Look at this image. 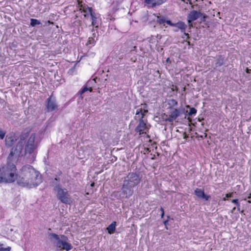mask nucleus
Returning <instances> with one entry per match:
<instances>
[{"label":"nucleus","instance_id":"obj_40","mask_svg":"<svg viewBox=\"0 0 251 251\" xmlns=\"http://www.w3.org/2000/svg\"><path fill=\"white\" fill-rule=\"evenodd\" d=\"M251 193H250V194H248V196H247V198H248V199H250V198H251Z\"/></svg>","mask_w":251,"mask_h":251},{"label":"nucleus","instance_id":"obj_19","mask_svg":"<svg viewBox=\"0 0 251 251\" xmlns=\"http://www.w3.org/2000/svg\"><path fill=\"white\" fill-rule=\"evenodd\" d=\"M224 64V57L222 55H219L216 62L215 63V67H220Z\"/></svg>","mask_w":251,"mask_h":251},{"label":"nucleus","instance_id":"obj_17","mask_svg":"<svg viewBox=\"0 0 251 251\" xmlns=\"http://www.w3.org/2000/svg\"><path fill=\"white\" fill-rule=\"evenodd\" d=\"M17 141L16 137L13 135H7L5 138V145L8 147L12 146Z\"/></svg>","mask_w":251,"mask_h":251},{"label":"nucleus","instance_id":"obj_51","mask_svg":"<svg viewBox=\"0 0 251 251\" xmlns=\"http://www.w3.org/2000/svg\"><path fill=\"white\" fill-rule=\"evenodd\" d=\"M176 90H177V88L176 86Z\"/></svg>","mask_w":251,"mask_h":251},{"label":"nucleus","instance_id":"obj_13","mask_svg":"<svg viewBox=\"0 0 251 251\" xmlns=\"http://www.w3.org/2000/svg\"><path fill=\"white\" fill-rule=\"evenodd\" d=\"M54 178H52L50 181V185L53 187V190L55 191L57 189L62 188L61 185L60 184V178L58 177L56 175Z\"/></svg>","mask_w":251,"mask_h":251},{"label":"nucleus","instance_id":"obj_21","mask_svg":"<svg viewBox=\"0 0 251 251\" xmlns=\"http://www.w3.org/2000/svg\"><path fill=\"white\" fill-rule=\"evenodd\" d=\"M169 105V107L168 108V109L174 108L175 107L177 106L178 104L177 101L175 99H171L168 101V103Z\"/></svg>","mask_w":251,"mask_h":251},{"label":"nucleus","instance_id":"obj_3","mask_svg":"<svg viewBox=\"0 0 251 251\" xmlns=\"http://www.w3.org/2000/svg\"><path fill=\"white\" fill-rule=\"evenodd\" d=\"M30 129H25L20 136L21 141L25 140V154H30L34 153L38 147V142L35 141V133H32L30 134Z\"/></svg>","mask_w":251,"mask_h":251},{"label":"nucleus","instance_id":"obj_16","mask_svg":"<svg viewBox=\"0 0 251 251\" xmlns=\"http://www.w3.org/2000/svg\"><path fill=\"white\" fill-rule=\"evenodd\" d=\"M98 14L94 12L91 13V14L90 15L91 20V25L93 26L92 31L94 30V28H98Z\"/></svg>","mask_w":251,"mask_h":251},{"label":"nucleus","instance_id":"obj_10","mask_svg":"<svg viewBox=\"0 0 251 251\" xmlns=\"http://www.w3.org/2000/svg\"><path fill=\"white\" fill-rule=\"evenodd\" d=\"M169 117L165 119V121L173 123L181 114V111L176 108L169 109Z\"/></svg>","mask_w":251,"mask_h":251},{"label":"nucleus","instance_id":"obj_11","mask_svg":"<svg viewBox=\"0 0 251 251\" xmlns=\"http://www.w3.org/2000/svg\"><path fill=\"white\" fill-rule=\"evenodd\" d=\"M79 10L81 12H83V16L84 18H88L89 15L91 14V13L94 12V10L92 7L88 6L87 4L85 3H82V2L78 3Z\"/></svg>","mask_w":251,"mask_h":251},{"label":"nucleus","instance_id":"obj_4","mask_svg":"<svg viewBox=\"0 0 251 251\" xmlns=\"http://www.w3.org/2000/svg\"><path fill=\"white\" fill-rule=\"evenodd\" d=\"M49 236L51 241L55 240L54 242L55 246L59 250H64L69 251L73 248L72 245L67 242L68 239L66 236L61 235L60 238L59 236L54 233H50Z\"/></svg>","mask_w":251,"mask_h":251},{"label":"nucleus","instance_id":"obj_23","mask_svg":"<svg viewBox=\"0 0 251 251\" xmlns=\"http://www.w3.org/2000/svg\"><path fill=\"white\" fill-rule=\"evenodd\" d=\"M166 1L167 0H154V2L152 3V7L159 6L166 2Z\"/></svg>","mask_w":251,"mask_h":251},{"label":"nucleus","instance_id":"obj_37","mask_svg":"<svg viewBox=\"0 0 251 251\" xmlns=\"http://www.w3.org/2000/svg\"><path fill=\"white\" fill-rule=\"evenodd\" d=\"M1 182H4L2 173H1L0 175V183Z\"/></svg>","mask_w":251,"mask_h":251},{"label":"nucleus","instance_id":"obj_29","mask_svg":"<svg viewBox=\"0 0 251 251\" xmlns=\"http://www.w3.org/2000/svg\"><path fill=\"white\" fill-rule=\"evenodd\" d=\"M154 2V0H145V3L147 4H151L152 7V3Z\"/></svg>","mask_w":251,"mask_h":251},{"label":"nucleus","instance_id":"obj_26","mask_svg":"<svg viewBox=\"0 0 251 251\" xmlns=\"http://www.w3.org/2000/svg\"><path fill=\"white\" fill-rule=\"evenodd\" d=\"M88 91L91 92L92 91V89L91 87L88 88L87 86H85L80 91H79L78 93L81 96L85 92Z\"/></svg>","mask_w":251,"mask_h":251},{"label":"nucleus","instance_id":"obj_24","mask_svg":"<svg viewBox=\"0 0 251 251\" xmlns=\"http://www.w3.org/2000/svg\"><path fill=\"white\" fill-rule=\"evenodd\" d=\"M166 18L164 16H158L157 18L156 22L160 25L165 23Z\"/></svg>","mask_w":251,"mask_h":251},{"label":"nucleus","instance_id":"obj_52","mask_svg":"<svg viewBox=\"0 0 251 251\" xmlns=\"http://www.w3.org/2000/svg\"><path fill=\"white\" fill-rule=\"evenodd\" d=\"M187 0L190 2L191 0Z\"/></svg>","mask_w":251,"mask_h":251},{"label":"nucleus","instance_id":"obj_6","mask_svg":"<svg viewBox=\"0 0 251 251\" xmlns=\"http://www.w3.org/2000/svg\"><path fill=\"white\" fill-rule=\"evenodd\" d=\"M124 180L128 182V184L134 187L140 183L141 180V177L140 176L139 174L136 173H130L125 178Z\"/></svg>","mask_w":251,"mask_h":251},{"label":"nucleus","instance_id":"obj_33","mask_svg":"<svg viewBox=\"0 0 251 251\" xmlns=\"http://www.w3.org/2000/svg\"><path fill=\"white\" fill-rule=\"evenodd\" d=\"M182 38H186V39H189L190 38V36H189V34L187 33H185V31L184 33H183V35L182 36Z\"/></svg>","mask_w":251,"mask_h":251},{"label":"nucleus","instance_id":"obj_47","mask_svg":"<svg viewBox=\"0 0 251 251\" xmlns=\"http://www.w3.org/2000/svg\"><path fill=\"white\" fill-rule=\"evenodd\" d=\"M167 222H168V221H165L164 222V224H165V225H166V223H167Z\"/></svg>","mask_w":251,"mask_h":251},{"label":"nucleus","instance_id":"obj_39","mask_svg":"<svg viewBox=\"0 0 251 251\" xmlns=\"http://www.w3.org/2000/svg\"><path fill=\"white\" fill-rule=\"evenodd\" d=\"M246 72L248 74H250L251 73V70L247 68L246 69Z\"/></svg>","mask_w":251,"mask_h":251},{"label":"nucleus","instance_id":"obj_2","mask_svg":"<svg viewBox=\"0 0 251 251\" xmlns=\"http://www.w3.org/2000/svg\"><path fill=\"white\" fill-rule=\"evenodd\" d=\"M42 182V177L40 173L29 165L22 168L20 174L17 178L19 186L29 188L36 187Z\"/></svg>","mask_w":251,"mask_h":251},{"label":"nucleus","instance_id":"obj_25","mask_svg":"<svg viewBox=\"0 0 251 251\" xmlns=\"http://www.w3.org/2000/svg\"><path fill=\"white\" fill-rule=\"evenodd\" d=\"M41 23L38 20L35 19H30V25L31 26H34L35 25H41Z\"/></svg>","mask_w":251,"mask_h":251},{"label":"nucleus","instance_id":"obj_28","mask_svg":"<svg viewBox=\"0 0 251 251\" xmlns=\"http://www.w3.org/2000/svg\"><path fill=\"white\" fill-rule=\"evenodd\" d=\"M197 109L194 107L190 108L189 112L188 113V115L190 116H192L193 115H195L197 113Z\"/></svg>","mask_w":251,"mask_h":251},{"label":"nucleus","instance_id":"obj_41","mask_svg":"<svg viewBox=\"0 0 251 251\" xmlns=\"http://www.w3.org/2000/svg\"><path fill=\"white\" fill-rule=\"evenodd\" d=\"M57 174L58 176H60L61 174H62V172L61 171H59L58 173H57Z\"/></svg>","mask_w":251,"mask_h":251},{"label":"nucleus","instance_id":"obj_15","mask_svg":"<svg viewBox=\"0 0 251 251\" xmlns=\"http://www.w3.org/2000/svg\"><path fill=\"white\" fill-rule=\"evenodd\" d=\"M147 128L146 123L144 120H141L135 128V131L139 133L140 135L144 133V131Z\"/></svg>","mask_w":251,"mask_h":251},{"label":"nucleus","instance_id":"obj_49","mask_svg":"<svg viewBox=\"0 0 251 251\" xmlns=\"http://www.w3.org/2000/svg\"><path fill=\"white\" fill-rule=\"evenodd\" d=\"M200 137H201V138H203V137H204V135L201 136Z\"/></svg>","mask_w":251,"mask_h":251},{"label":"nucleus","instance_id":"obj_22","mask_svg":"<svg viewBox=\"0 0 251 251\" xmlns=\"http://www.w3.org/2000/svg\"><path fill=\"white\" fill-rule=\"evenodd\" d=\"M111 196L114 198H116L117 200H121L124 198L122 197L121 191L119 192L118 191H115L112 193Z\"/></svg>","mask_w":251,"mask_h":251},{"label":"nucleus","instance_id":"obj_36","mask_svg":"<svg viewBox=\"0 0 251 251\" xmlns=\"http://www.w3.org/2000/svg\"><path fill=\"white\" fill-rule=\"evenodd\" d=\"M160 210L161 211V217L163 218L164 215V209L162 207H161Z\"/></svg>","mask_w":251,"mask_h":251},{"label":"nucleus","instance_id":"obj_14","mask_svg":"<svg viewBox=\"0 0 251 251\" xmlns=\"http://www.w3.org/2000/svg\"><path fill=\"white\" fill-rule=\"evenodd\" d=\"M194 194L197 196L198 198L204 199L205 201H208L210 198V195L205 194L203 190L199 188H196L195 190Z\"/></svg>","mask_w":251,"mask_h":251},{"label":"nucleus","instance_id":"obj_48","mask_svg":"<svg viewBox=\"0 0 251 251\" xmlns=\"http://www.w3.org/2000/svg\"><path fill=\"white\" fill-rule=\"evenodd\" d=\"M226 198H223V201H226Z\"/></svg>","mask_w":251,"mask_h":251},{"label":"nucleus","instance_id":"obj_7","mask_svg":"<svg viewBox=\"0 0 251 251\" xmlns=\"http://www.w3.org/2000/svg\"><path fill=\"white\" fill-rule=\"evenodd\" d=\"M147 107L148 105L146 103L141 104V105L135 107L136 109L134 117L135 120H138L139 122L144 120L143 118L146 113L148 112V110L147 109Z\"/></svg>","mask_w":251,"mask_h":251},{"label":"nucleus","instance_id":"obj_50","mask_svg":"<svg viewBox=\"0 0 251 251\" xmlns=\"http://www.w3.org/2000/svg\"><path fill=\"white\" fill-rule=\"evenodd\" d=\"M200 137H201V138H203V137H204V135L201 136Z\"/></svg>","mask_w":251,"mask_h":251},{"label":"nucleus","instance_id":"obj_27","mask_svg":"<svg viewBox=\"0 0 251 251\" xmlns=\"http://www.w3.org/2000/svg\"><path fill=\"white\" fill-rule=\"evenodd\" d=\"M96 43V40L93 37H90L88 38L87 45H91L94 46Z\"/></svg>","mask_w":251,"mask_h":251},{"label":"nucleus","instance_id":"obj_31","mask_svg":"<svg viewBox=\"0 0 251 251\" xmlns=\"http://www.w3.org/2000/svg\"><path fill=\"white\" fill-rule=\"evenodd\" d=\"M165 23H167L168 25H169L170 26H174L175 24L173 23L170 20H167L166 19Z\"/></svg>","mask_w":251,"mask_h":251},{"label":"nucleus","instance_id":"obj_8","mask_svg":"<svg viewBox=\"0 0 251 251\" xmlns=\"http://www.w3.org/2000/svg\"><path fill=\"white\" fill-rule=\"evenodd\" d=\"M133 188V186L128 184V182L124 180L121 188L122 197L125 198H129L134 193Z\"/></svg>","mask_w":251,"mask_h":251},{"label":"nucleus","instance_id":"obj_1","mask_svg":"<svg viewBox=\"0 0 251 251\" xmlns=\"http://www.w3.org/2000/svg\"><path fill=\"white\" fill-rule=\"evenodd\" d=\"M23 148V143L19 141L11 150L7 157L6 165L2 168V174L4 181L5 182H12L17 179L18 176L15 174L16 172V166L12 163L17 160L20 156Z\"/></svg>","mask_w":251,"mask_h":251},{"label":"nucleus","instance_id":"obj_20","mask_svg":"<svg viewBox=\"0 0 251 251\" xmlns=\"http://www.w3.org/2000/svg\"><path fill=\"white\" fill-rule=\"evenodd\" d=\"M116 223L115 222H112L108 226L106 229L109 234H111L114 232L116 229Z\"/></svg>","mask_w":251,"mask_h":251},{"label":"nucleus","instance_id":"obj_18","mask_svg":"<svg viewBox=\"0 0 251 251\" xmlns=\"http://www.w3.org/2000/svg\"><path fill=\"white\" fill-rule=\"evenodd\" d=\"M174 27H177L178 29H180L181 32L184 33L187 28V25L184 22L179 21L175 24Z\"/></svg>","mask_w":251,"mask_h":251},{"label":"nucleus","instance_id":"obj_46","mask_svg":"<svg viewBox=\"0 0 251 251\" xmlns=\"http://www.w3.org/2000/svg\"><path fill=\"white\" fill-rule=\"evenodd\" d=\"M235 209H236L235 207H233V209H232V212H233V211L234 210H235Z\"/></svg>","mask_w":251,"mask_h":251},{"label":"nucleus","instance_id":"obj_12","mask_svg":"<svg viewBox=\"0 0 251 251\" xmlns=\"http://www.w3.org/2000/svg\"><path fill=\"white\" fill-rule=\"evenodd\" d=\"M202 15V13L200 11L194 10L190 11L187 16L188 23L189 25L192 26V22L201 17Z\"/></svg>","mask_w":251,"mask_h":251},{"label":"nucleus","instance_id":"obj_9","mask_svg":"<svg viewBox=\"0 0 251 251\" xmlns=\"http://www.w3.org/2000/svg\"><path fill=\"white\" fill-rule=\"evenodd\" d=\"M46 111L51 112L58 109V105L56 99L52 94L46 100Z\"/></svg>","mask_w":251,"mask_h":251},{"label":"nucleus","instance_id":"obj_34","mask_svg":"<svg viewBox=\"0 0 251 251\" xmlns=\"http://www.w3.org/2000/svg\"><path fill=\"white\" fill-rule=\"evenodd\" d=\"M4 135L5 133L2 131L0 130V139H2L4 138Z\"/></svg>","mask_w":251,"mask_h":251},{"label":"nucleus","instance_id":"obj_35","mask_svg":"<svg viewBox=\"0 0 251 251\" xmlns=\"http://www.w3.org/2000/svg\"><path fill=\"white\" fill-rule=\"evenodd\" d=\"M10 248L8 247L7 248H0V251H10Z\"/></svg>","mask_w":251,"mask_h":251},{"label":"nucleus","instance_id":"obj_38","mask_svg":"<svg viewBox=\"0 0 251 251\" xmlns=\"http://www.w3.org/2000/svg\"><path fill=\"white\" fill-rule=\"evenodd\" d=\"M232 195H233V193H232L226 194V198H230V197H232Z\"/></svg>","mask_w":251,"mask_h":251},{"label":"nucleus","instance_id":"obj_43","mask_svg":"<svg viewBox=\"0 0 251 251\" xmlns=\"http://www.w3.org/2000/svg\"><path fill=\"white\" fill-rule=\"evenodd\" d=\"M170 61V59L169 58H168L167 59H166V62H168Z\"/></svg>","mask_w":251,"mask_h":251},{"label":"nucleus","instance_id":"obj_30","mask_svg":"<svg viewBox=\"0 0 251 251\" xmlns=\"http://www.w3.org/2000/svg\"><path fill=\"white\" fill-rule=\"evenodd\" d=\"M231 202L235 203L237 207L240 206V203L238 202V199H234L231 201Z\"/></svg>","mask_w":251,"mask_h":251},{"label":"nucleus","instance_id":"obj_42","mask_svg":"<svg viewBox=\"0 0 251 251\" xmlns=\"http://www.w3.org/2000/svg\"><path fill=\"white\" fill-rule=\"evenodd\" d=\"M92 37H93L95 39V38L96 37V33H93Z\"/></svg>","mask_w":251,"mask_h":251},{"label":"nucleus","instance_id":"obj_45","mask_svg":"<svg viewBox=\"0 0 251 251\" xmlns=\"http://www.w3.org/2000/svg\"><path fill=\"white\" fill-rule=\"evenodd\" d=\"M207 134H206V133H204V137L205 138H206V137H207Z\"/></svg>","mask_w":251,"mask_h":251},{"label":"nucleus","instance_id":"obj_5","mask_svg":"<svg viewBox=\"0 0 251 251\" xmlns=\"http://www.w3.org/2000/svg\"><path fill=\"white\" fill-rule=\"evenodd\" d=\"M56 193V198L61 202L64 204H70L71 199L68 191L66 188H60L55 191Z\"/></svg>","mask_w":251,"mask_h":251},{"label":"nucleus","instance_id":"obj_44","mask_svg":"<svg viewBox=\"0 0 251 251\" xmlns=\"http://www.w3.org/2000/svg\"><path fill=\"white\" fill-rule=\"evenodd\" d=\"M237 210L238 211H240V206L237 207Z\"/></svg>","mask_w":251,"mask_h":251},{"label":"nucleus","instance_id":"obj_32","mask_svg":"<svg viewBox=\"0 0 251 251\" xmlns=\"http://www.w3.org/2000/svg\"><path fill=\"white\" fill-rule=\"evenodd\" d=\"M201 16H202V17H201V21L202 22H205V20H206V19L207 18V16L205 14H202V15Z\"/></svg>","mask_w":251,"mask_h":251}]
</instances>
